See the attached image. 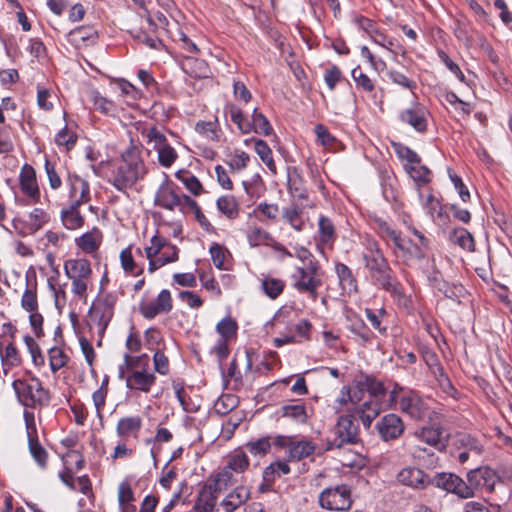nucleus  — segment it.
I'll list each match as a JSON object with an SVG mask.
<instances>
[{
    "label": "nucleus",
    "mask_w": 512,
    "mask_h": 512,
    "mask_svg": "<svg viewBox=\"0 0 512 512\" xmlns=\"http://www.w3.org/2000/svg\"><path fill=\"white\" fill-rule=\"evenodd\" d=\"M147 170L137 147L131 145L121 154V164L112 172V185L120 192L132 188Z\"/></svg>",
    "instance_id": "nucleus-1"
},
{
    "label": "nucleus",
    "mask_w": 512,
    "mask_h": 512,
    "mask_svg": "<svg viewBox=\"0 0 512 512\" xmlns=\"http://www.w3.org/2000/svg\"><path fill=\"white\" fill-rule=\"evenodd\" d=\"M364 260L365 267L369 270L372 279L382 289L392 295L400 296L402 294L400 282L395 278L388 261L379 250L365 254Z\"/></svg>",
    "instance_id": "nucleus-2"
},
{
    "label": "nucleus",
    "mask_w": 512,
    "mask_h": 512,
    "mask_svg": "<svg viewBox=\"0 0 512 512\" xmlns=\"http://www.w3.org/2000/svg\"><path fill=\"white\" fill-rule=\"evenodd\" d=\"M334 438L328 440L326 450L341 449L347 444H356L359 441V426L355 423L352 413L338 417L333 428Z\"/></svg>",
    "instance_id": "nucleus-3"
},
{
    "label": "nucleus",
    "mask_w": 512,
    "mask_h": 512,
    "mask_svg": "<svg viewBox=\"0 0 512 512\" xmlns=\"http://www.w3.org/2000/svg\"><path fill=\"white\" fill-rule=\"evenodd\" d=\"M13 387L20 402L26 407L45 406L50 401L48 391L43 388L38 378H32L30 383L21 380L14 381Z\"/></svg>",
    "instance_id": "nucleus-4"
},
{
    "label": "nucleus",
    "mask_w": 512,
    "mask_h": 512,
    "mask_svg": "<svg viewBox=\"0 0 512 512\" xmlns=\"http://www.w3.org/2000/svg\"><path fill=\"white\" fill-rule=\"evenodd\" d=\"M319 504L327 510H347L352 504L350 490L345 485L326 488L319 495Z\"/></svg>",
    "instance_id": "nucleus-5"
},
{
    "label": "nucleus",
    "mask_w": 512,
    "mask_h": 512,
    "mask_svg": "<svg viewBox=\"0 0 512 512\" xmlns=\"http://www.w3.org/2000/svg\"><path fill=\"white\" fill-rule=\"evenodd\" d=\"M431 485L449 493L456 494L463 499L472 497V492H470V488L466 486V482L453 473H436L432 476Z\"/></svg>",
    "instance_id": "nucleus-6"
},
{
    "label": "nucleus",
    "mask_w": 512,
    "mask_h": 512,
    "mask_svg": "<svg viewBox=\"0 0 512 512\" xmlns=\"http://www.w3.org/2000/svg\"><path fill=\"white\" fill-rule=\"evenodd\" d=\"M496 473L489 467H479L470 470L467 473L466 486L470 488L472 497L474 496L475 490H485L491 493L494 490L496 484Z\"/></svg>",
    "instance_id": "nucleus-7"
},
{
    "label": "nucleus",
    "mask_w": 512,
    "mask_h": 512,
    "mask_svg": "<svg viewBox=\"0 0 512 512\" xmlns=\"http://www.w3.org/2000/svg\"><path fill=\"white\" fill-rule=\"evenodd\" d=\"M116 302L117 296L113 293H107L97 298L96 302L93 303L92 307L89 309L91 316L97 317V322L102 327L101 333H104L113 318Z\"/></svg>",
    "instance_id": "nucleus-8"
},
{
    "label": "nucleus",
    "mask_w": 512,
    "mask_h": 512,
    "mask_svg": "<svg viewBox=\"0 0 512 512\" xmlns=\"http://www.w3.org/2000/svg\"><path fill=\"white\" fill-rule=\"evenodd\" d=\"M376 429L385 442L399 438L404 432V423L402 419L390 413L383 416L376 424Z\"/></svg>",
    "instance_id": "nucleus-9"
},
{
    "label": "nucleus",
    "mask_w": 512,
    "mask_h": 512,
    "mask_svg": "<svg viewBox=\"0 0 512 512\" xmlns=\"http://www.w3.org/2000/svg\"><path fill=\"white\" fill-rule=\"evenodd\" d=\"M415 434L422 442L433 446L439 451L444 450L448 444L449 435L439 424L422 427Z\"/></svg>",
    "instance_id": "nucleus-10"
},
{
    "label": "nucleus",
    "mask_w": 512,
    "mask_h": 512,
    "mask_svg": "<svg viewBox=\"0 0 512 512\" xmlns=\"http://www.w3.org/2000/svg\"><path fill=\"white\" fill-rule=\"evenodd\" d=\"M177 186L166 176V180L159 186L154 204L158 207L173 211L180 204V199L176 192Z\"/></svg>",
    "instance_id": "nucleus-11"
},
{
    "label": "nucleus",
    "mask_w": 512,
    "mask_h": 512,
    "mask_svg": "<svg viewBox=\"0 0 512 512\" xmlns=\"http://www.w3.org/2000/svg\"><path fill=\"white\" fill-rule=\"evenodd\" d=\"M402 412L408 414L415 420L422 419L427 410L425 402L415 391H409L403 394L399 401Z\"/></svg>",
    "instance_id": "nucleus-12"
},
{
    "label": "nucleus",
    "mask_w": 512,
    "mask_h": 512,
    "mask_svg": "<svg viewBox=\"0 0 512 512\" xmlns=\"http://www.w3.org/2000/svg\"><path fill=\"white\" fill-rule=\"evenodd\" d=\"M395 247L402 252L403 261L410 265L412 262H419L426 258V250L428 246H423L420 243H415L409 238L400 237L399 242L395 244Z\"/></svg>",
    "instance_id": "nucleus-13"
},
{
    "label": "nucleus",
    "mask_w": 512,
    "mask_h": 512,
    "mask_svg": "<svg viewBox=\"0 0 512 512\" xmlns=\"http://www.w3.org/2000/svg\"><path fill=\"white\" fill-rule=\"evenodd\" d=\"M221 490L217 483H207L200 490L198 498L194 504V509L201 512H218L220 508H215L218 494Z\"/></svg>",
    "instance_id": "nucleus-14"
},
{
    "label": "nucleus",
    "mask_w": 512,
    "mask_h": 512,
    "mask_svg": "<svg viewBox=\"0 0 512 512\" xmlns=\"http://www.w3.org/2000/svg\"><path fill=\"white\" fill-rule=\"evenodd\" d=\"M398 480L404 485L411 486L416 489H425L431 485L432 477L418 468L403 469L398 474Z\"/></svg>",
    "instance_id": "nucleus-15"
},
{
    "label": "nucleus",
    "mask_w": 512,
    "mask_h": 512,
    "mask_svg": "<svg viewBox=\"0 0 512 512\" xmlns=\"http://www.w3.org/2000/svg\"><path fill=\"white\" fill-rule=\"evenodd\" d=\"M19 178L21 191L34 199L35 202H37L40 197V191L37 184L36 172L34 168L28 164H25L21 169Z\"/></svg>",
    "instance_id": "nucleus-16"
},
{
    "label": "nucleus",
    "mask_w": 512,
    "mask_h": 512,
    "mask_svg": "<svg viewBox=\"0 0 512 512\" xmlns=\"http://www.w3.org/2000/svg\"><path fill=\"white\" fill-rule=\"evenodd\" d=\"M155 382V375L143 369L142 371H133L126 378V387L130 390H139L148 393Z\"/></svg>",
    "instance_id": "nucleus-17"
},
{
    "label": "nucleus",
    "mask_w": 512,
    "mask_h": 512,
    "mask_svg": "<svg viewBox=\"0 0 512 512\" xmlns=\"http://www.w3.org/2000/svg\"><path fill=\"white\" fill-rule=\"evenodd\" d=\"M142 418L138 415L121 418L116 426V433L119 437L128 439L129 437L138 438L142 428Z\"/></svg>",
    "instance_id": "nucleus-18"
},
{
    "label": "nucleus",
    "mask_w": 512,
    "mask_h": 512,
    "mask_svg": "<svg viewBox=\"0 0 512 512\" xmlns=\"http://www.w3.org/2000/svg\"><path fill=\"white\" fill-rule=\"evenodd\" d=\"M64 271L68 278L89 279L92 275L91 265L87 259L66 260Z\"/></svg>",
    "instance_id": "nucleus-19"
},
{
    "label": "nucleus",
    "mask_w": 512,
    "mask_h": 512,
    "mask_svg": "<svg viewBox=\"0 0 512 512\" xmlns=\"http://www.w3.org/2000/svg\"><path fill=\"white\" fill-rule=\"evenodd\" d=\"M287 188L288 192L295 198L301 200L308 198L304 180L296 167H288L287 169Z\"/></svg>",
    "instance_id": "nucleus-20"
},
{
    "label": "nucleus",
    "mask_w": 512,
    "mask_h": 512,
    "mask_svg": "<svg viewBox=\"0 0 512 512\" xmlns=\"http://www.w3.org/2000/svg\"><path fill=\"white\" fill-rule=\"evenodd\" d=\"M400 119L403 123L412 126L417 132H425L427 129V120L424 109L421 107L409 108L400 113Z\"/></svg>",
    "instance_id": "nucleus-21"
},
{
    "label": "nucleus",
    "mask_w": 512,
    "mask_h": 512,
    "mask_svg": "<svg viewBox=\"0 0 512 512\" xmlns=\"http://www.w3.org/2000/svg\"><path fill=\"white\" fill-rule=\"evenodd\" d=\"M316 446L307 439L294 440L288 450V461H301L314 454Z\"/></svg>",
    "instance_id": "nucleus-22"
},
{
    "label": "nucleus",
    "mask_w": 512,
    "mask_h": 512,
    "mask_svg": "<svg viewBox=\"0 0 512 512\" xmlns=\"http://www.w3.org/2000/svg\"><path fill=\"white\" fill-rule=\"evenodd\" d=\"M335 270L342 290L349 295L356 293L358 291L357 280L354 277L352 270L343 263H337Z\"/></svg>",
    "instance_id": "nucleus-23"
},
{
    "label": "nucleus",
    "mask_w": 512,
    "mask_h": 512,
    "mask_svg": "<svg viewBox=\"0 0 512 512\" xmlns=\"http://www.w3.org/2000/svg\"><path fill=\"white\" fill-rule=\"evenodd\" d=\"M356 387L360 392H368L370 397L379 399L385 395V387L382 382L375 379L373 376H364L358 380Z\"/></svg>",
    "instance_id": "nucleus-24"
},
{
    "label": "nucleus",
    "mask_w": 512,
    "mask_h": 512,
    "mask_svg": "<svg viewBox=\"0 0 512 512\" xmlns=\"http://www.w3.org/2000/svg\"><path fill=\"white\" fill-rule=\"evenodd\" d=\"M450 239L454 244H457L464 250L469 252L475 251L474 237L467 229L463 227L454 228L451 232Z\"/></svg>",
    "instance_id": "nucleus-25"
},
{
    "label": "nucleus",
    "mask_w": 512,
    "mask_h": 512,
    "mask_svg": "<svg viewBox=\"0 0 512 512\" xmlns=\"http://www.w3.org/2000/svg\"><path fill=\"white\" fill-rule=\"evenodd\" d=\"M175 176L184 184L185 188L194 196H199L204 192L202 183L190 171L181 169L175 173Z\"/></svg>",
    "instance_id": "nucleus-26"
},
{
    "label": "nucleus",
    "mask_w": 512,
    "mask_h": 512,
    "mask_svg": "<svg viewBox=\"0 0 512 512\" xmlns=\"http://www.w3.org/2000/svg\"><path fill=\"white\" fill-rule=\"evenodd\" d=\"M355 413L361 419L363 426L369 429L373 420L379 414V407L377 403L369 400L365 401L359 408H357Z\"/></svg>",
    "instance_id": "nucleus-27"
},
{
    "label": "nucleus",
    "mask_w": 512,
    "mask_h": 512,
    "mask_svg": "<svg viewBox=\"0 0 512 512\" xmlns=\"http://www.w3.org/2000/svg\"><path fill=\"white\" fill-rule=\"evenodd\" d=\"M261 287L266 296L275 300L283 293L285 282L278 278L265 276L261 280Z\"/></svg>",
    "instance_id": "nucleus-28"
},
{
    "label": "nucleus",
    "mask_w": 512,
    "mask_h": 512,
    "mask_svg": "<svg viewBox=\"0 0 512 512\" xmlns=\"http://www.w3.org/2000/svg\"><path fill=\"white\" fill-rule=\"evenodd\" d=\"M281 415L301 424L307 423L308 420L306 406L303 403L283 405L281 407Z\"/></svg>",
    "instance_id": "nucleus-29"
},
{
    "label": "nucleus",
    "mask_w": 512,
    "mask_h": 512,
    "mask_svg": "<svg viewBox=\"0 0 512 512\" xmlns=\"http://www.w3.org/2000/svg\"><path fill=\"white\" fill-rule=\"evenodd\" d=\"M69 198L90 195L89 183L76 174L68 175Z\"/></svg>",
    "instance_id": "nucleus-30"
},
{
    "label": "nucleus",
    "mask_w": 512,
    "mask_h": 512,
    "mask_svg": "<svg viewBox=\"0 0 512 512\" xmlns=\"http://www.w3.org/2000/svg\"><path fill=\"white\" fill-rule=\"evenodd\" d=\"M254 149L262 162L268 167V169L273 173H277L276 164L274 162L272 156V150L266 143V141L262 139H256L254 141Z\"/></svg>",
    "instance_id": "nucleus-31"
},
{
    "label": "nucleus",
    "mask_w": 512,
    "mask_h": 512,
    "mask_svg": "<svg viewBox=\"0 0 512 512\" xmlns=\"http://www.w3.org/2000/svg\"><path fill=\"white\" fill-rule=\"evenodd\" d=\"M218 210L228 219H235L239 215V205L236 199L231 195L221 196L217 199Z\"/></svg>",
    "instance_id": "nucleus-32"
},
{
    "label": "nucleus",
    "mask_w": 512,
    "mask_h": 512,
    "mask_svg": "<svg viewBox=\"0 0 512 512\" xmlns=\"http://www.w3.org/2000/svg\"><path fill=\"white\" fill-rule=\"evenodd\" d=\"M226 112L230 114L231 121L237 125L238 129L243 134H248L252 131V126H250V121H248L242 110L234 104L226 105Z\"/></svg>",
    "instance_id": "nucleus-33"
},
{
    "label": "nucleus",
    "mask_w": 512,
    "mask_h": 512,
    "mask_svg": "<svg viewBox=\"0 0 512 512\" xmlns=\"http://www.w3.org/2000/svg\"><path fill=\"white\" fill-rule=\"evenodd\" d=\"M322 285V281L317 276L310 275L307 279H298L294 287L301 293L307 292L313 300L318 297L317 289Z\"/></svg>",
    "instance_id": "nucleus-34"
},
{
    "label": "nucleus",
    "mask_w": 512,
    "mask_h": 512,
    "mask_svg": "<svg viewBox=\"0 0 512 512\" xmlns=\"http://www.w3.org/2000/svg\"><path fill=\"white\" fill-rule=\"evenodd\" d=\"M405 169L418 186L426 185L431 181L432 173L429 168L424 165L412 164L405 166Z\"/></svg>",
    "instance_id": "nucleus-35"
},
{
    "label": "nucleus",
    "mask_w": 512,
    "mask_h": 512,
    "mask_svg": "<svg viewBox=\"0 0 512 512\" xmlns=\"http://www.w3.org/2000/svg\"><path fill=\"white\" fill-rule=\"evenodd\" d=\"M239 405V399L233 394L221 395L214 404V411L221 416L227 415Z\"/></svg>",
    "instance_id": "nucleus-36"
},
{
    "label": "nucleus",
    "mask_w": 512,
    "mask_h": 512,
    "mask_svg": "<svg viewBox=\"0 0 512 512\" xmlns=\"http://www.w3.org/2000/svg\"><path fill=\"white\" fill-rule=\"evenodd\" d=\"M237 329V322L230 316L221 319L216 325V331L220 335L218 340L229 341L236 336Z\"/></svg>",
    "instance_id": "nucleus-37"
},
{
    "label": "nucleus",
    "mask_w": 512,
    "mask_h": 512,
    "mask_svg": "<svg viewBox=\"0 0 512 512\" xmlns=\"http://www.w3.org/2000/svg\"><path fill=\"white\" fill-rule=\"evenodd\" d=\"M320 242L322 244H332L335 241V227L331 219L321 215L318 221Z\"/></svg>",
    "instance_id": "nucleus-38"
},
{
    "label": "nucleus",
    "mask_w": 512,
    "mask_h": 512,
    "mask_svg": "<svg viewBox=\"0 0 512 512\" xmlns=\"http://www.w3.org/2000/svg\"><path fill=\"white\" fill-rule=\"evenodd\" d=\"M250 126H252V131L264 136H269L273 132V128L269 120L264 114L258 112L257 108H255L253 111Z\"/></svg>",
    "instance_id": "nucleus-39"
},
{
    "label": "nucleus",
    "mask_w": 512,
    "mask_h": 512,
    "mask_svg": "<svg viewBox=\"0 0 512 512\" xmlns=\"http://www.w3.org/2000/svg\"><path fill=\"white\" fill-rule=\"evenodd\" d=\"M272 446L271 437L263 436L257 440H252L246 443L245 447L247 451L254 456L266 455Z\"/></svg>",
    "instance_id": "nucleus-40"
},
{
    "label": "nucleus",
    "mask_w": 512,
    "mask_h": 512,
    "mask_svg": "<svg viewBox=\"0 0 512 512\" xmlns=\"http://www.w3.org/2000/svg\"><path fill=\"white\" fill-rule=\"evenodd\" d=\"M28 448L31 456L42 469L47 467L48 453L38 439H29Z\"/></svg>",
    "instance_id": "nucleus-41"
},
{
    "label": "nucleus",
    "mask_w": 512,
    "mask_h": 512,
    "mask_svg": "<svg viewBox=\"0 0 512 512\" xmlns=\"http://www.w3.org/2000/svg\"><path fill=\"white\" fill-rule=\"evenodd\" d=\"M437 289H438V291L442 292L445 295V297H447L451 300H455L458 303H460V298H462L466 293V290L463 287V285H461V284L450 285L446 281H439V283H437Z\"/></svg>",
    "instance_id": "nucleus-42"
},
{
    "label": "nucleus",
    "mask_w": 512,
    "mask_h": 512,
    "mask_svg": "<svg viewBox=\"0 0 512 512\" xmlns=\"http://www.w3.org/2000/svg\"><path fill=\"white\" fill-rule=\"evenodd\" d=\"M169 249L171 250V256H166V257H160V256L147 257L149 259L148 271L150 273H153L154 271H156L157 269L161 268L165 264L172 263V262H175V261L178 260V254H179L178 247L176 245H169Z\"/></svg>",
    "instance_id": "nucleus-43"
},
{
    "label": "nucleus",
    "mask_w": 512,
    "mask_h": 512,
    "mask_svg": "<svg viewBox=\"0 0 512 512\" xmlns=\"http://www.w3.org/2000/svg\"><path fill=\"white\" fill-rule=\"evenodd\" d=\"M61 221L68 230H76L83 227L85 223L84 216L80 211H61Z\"/></svg>",
    "instance_id": "nucleus-44"
},
{
    "label": "nucleus",
    "mask_w": 512,
    "mask_h": 512,
    "mask_svg": "<svg viewBox=\"0 0 512 512\" xmlns=\"http://www.w3.org/2000/svg\"><path fill=\"white\" fill-rule=\"evenodd\" d=\"M71 35L75 40L81 41L86 45H93L98 38V31L91 26H81L74 29Z\"/></svg>",
    "instance_id": "nucleus-45"
},
{
    "label": "nucleus",
    "mask_w": 512,
    "mask_h": 512,
    "mask_svg": "<svg viewBox=\"0 0 512 512\" xmlns=\"http://www.w3.org/2000/svg\"><path fill=\"white\" fill-rule=\"evenodd\" d=\"M91 99L94 108L105 115H113L116 111V107L113 101L103 97L98 91H92Z\"/></svg>",
    "instance_id": "nucleus-46"
},
{
    "label": "nucleus",
    "mask_w": 512,
    "mask_h": 512,
    "mask_svg": "<svg viewBox=\"0 0 512 512\" xmlns=\"http://www.w3.org/2000/svg\"><path fill=\"white\" fill-rule=\"evenodd\" d=\"M393 147L396 155L400 159L406 160L409 165L421 163L420 156L408 146H405L401 143H393Z\"/></svg>",
    "instance_id": "nucleus-47"
},
{
    "label": "nucleus",
    "mask_w": 512,
    "mask_h": 512,
    "mask_svg": "<svg viewBox=\"0 0 512 512\" xmlns=\"http://www.w3.org/2000/svg\"><path fill=\"white\" fill-rule=\"evenodd\" d=\"M76 245L85 253H93L99 248L100 243L96 240L93 232H86L75 240Z\"/></svg>",
    "instance_id": "nucleus-48"
},
{
    "label": "nucleus",
    "mask_w": 512,
    "mask_h": 512,
    "mask_svg": "<svg viewBox=\"0 0 512 512\" xmlns=\"http://www.w3.org/2000/svg\"><path fill=\"white\" fill-rule=\"evenodd\" d=\"M67 356L63 350L57 347H52L49 350V362L52 372H57L67 363Z\"/></svg>",
    "instance_id": "nucleus-49"
},
{
    "label": "nucleus",
    "mask_w": 512,
    "mask_h": 512,
    "mask_svg": "<svg viewBox=\"0 0 512 512\" xmlns=\"http://www.w3.org/2000/svg\"><path fill=\"white\" fill-rule=\"evenodd\" d=\"M157 151L160 165L166 168L170 167L178 157L175 149L169 144L157 148Z\"/></svg>",
    "instance_id": "nucleus-50"
},
{
    "label": "nucleus",
    "mask_w": 512,
    "mask_h": 512,
    "mask_svg": "<svg viewBox=\"0 0 512 512\" xmlns=\"http://www.w3.org/2000/svg\"><path fill=\"white\" fill-rule=\"evenodd\" d=\"M120 262L122 268L125 272L131 273L135 276H138L143 273V269H139L137 272H134L136 268V264L132 255V250L130 247L123 249L120 253Z\"/></svg>",
    "instance_id": "nucleus-51"
},
{
    "label": "nucleus",
    "mask_w": 512,
    "mask_h": 512,
    "mask_svg": "<svg viewBox=\"0 0 512 512\" xmlns=\"http://www.w3.org/2000/svg\"><path fill=\"white\" fill-rule=\"evenodd\" d=\"M228 469L234 472H244L249 466V459L244 452H238L232 455L228 460Z\"/></svg>",
    "instance_id": "nucleus-52"
},
{
    "label": "nucleus",
    "mask_w": 512,
    "mask_h": 512,
    "mask_svg": "<svg viewBox=\"0 0 512 512\" xmlns=\"http://www.w3.org/2000/svg\"><path fill=\"white\" fill-rule=\"evenodd\" d=\"M169 245L172 244L165 238L154 235L151 238V246L145 248L146 257L158 256L162 249H169Z\"/></svg>",
    "instance_id": "nucleus-53"
},
{
    "label": "nucleus",
    "mask_w": 512,
    "mask_h": 512,
    "mask_svg": "<svg viewBox=\"0 0 512 512\" xmlns=\"http://www.w3.org/2000/svg\"><path fill=\"white\" fill-rule=\"evenodd\" d=\"M29 353L31 354L32 361L36 366L44 364V357L41 353V349L37 342L29 335H25L23 338Z\"/></svg>",
    "instance_id": "nucleus-54"
},
{
    "label": "nucleus",
    "mask_w": 512,
    "mask_h": 512,
    "mask_svg": "<svg viewBox=\"0 0 512 512\" xmlns=\"http://www.w3.org/2000/svg\"><path fill=\"white\" fill-rule=\"evenodd\" d=\"M218 120L214 122L199 121L196 123L195 130L200 134H205L211 140L217 141L219 135L217 133Z\"/></svg>",
    "instance_id": "nucleus-55"
},
{
    "label": "nucleus",
    "mask_w": 512,
    "mask_h": 512,
    "mask_svg": "<svg viewBox=\"0 0 512 512\" xmlns=\"http://www.w3.org/2000/svg\"><path fill=\"white\" fill-rule=\"evenodd\" d=\"M21 306L27 312H34L38 309V300L36 287L34 289H26L21 298Z\"/></svg>",
    "instance_id": "nucleus-56"
},
{
    "label": "nucleus",
    "mask_w": 512,
    "mask_h": 512,
    "mask_svg": "<svg viewBox=\"0 0 512 512\" xmlns=\"http://www.w3.org/2000/svg\"><path fill=\"white\" fill-rule=\"evenodd\" d=\"M350 331L360 337L364 342L371 341L373 333L362 319H356L349 327Z\"/></svg>",
    "instance_id": "nucleus-57"
},
{
    "label": "nucleus",
    "mask_w": 512,
    "mask_h": 512,
    "mask_svg": "<svg viewBox=\"0 0 512 512\" xmlns=\"http://www.w3.org/2000/svg\"><path fill=\"white\" fill-rule=\"evenodd\" d=\"M283 218L297 231L302 230V222L300 221L301 210L297 207L284 208L282 211Z\"/></svg>",
    "instance_id": "nucleus-58"
},
{
    "label": "nucleus",
    "mask_w": 512,
    "mask_h": 512,
    "mask_svg": "<svg viewBox=\"0 0 512 512\" xmlns=\"http://www.w3.org/2000/svg\"><path fill=\"white\" fill-rule=\"evenodd\" d=\"M434 374L442 390L448 395L453 396L456 392V389L452 385L449 377L441 365H437V369L434 371Z\"/></svg>",
    "instance_id": "nucleus-59"
},
{
    "label": "nucleus",
    "mask_w": 512,
    "mask_h": 512,
    "mask_svg": "<svg viewBox=\"0 0 512 512\" xmlns=\"http://www.w3.org/2000/svg\"><path fill=\"white\" fill-rule=\"evenodd\" d=\"M77 141V136L68 131L67 127L61 129L55 136V142L59 146H65L67 150L74 147Z\"/></svg>",
    "instance_id": "nucleus-60"
},
{
    "label": "nucleus",
    "mask_w": 512,
    "mask_h": 512,
    "mask_svg": "<svg viewBox=\"0 0 512 512\" xmlns=\"http://www.w3.org/2000/svg\"><path fill=\"white\" fill-rule=\"evenodd\" d=\"M154 370L161 375H166L169 372V360L165 353L157 349L153 355Z\"/></svg>",
    "instance_id": "nucleus-61"
},
{
    "label": "nucleus",
    "mask_w": 512,
    "mask_h": 512,
    "mask_svg": "<svg viewBox=\"0 0 512 512\" xmlns=\"http://www.w3.org/2000/svg\"><path fill=\"white\" fill-rule=\"evenodd\" d=\"M212 261L216 268L224 269L225 252L226 249L220 244L214 242L209 249Z\"/></svg>",
    "instance_id": "nucleus-62"
},
{
    "label": "nucleus",
    "mask_w": 512,
    "mask_h": 512,
    "mask_svg": "<svg viewBox=\"0 0 512 512\" xmlns=\"http://www.w3.org/2000/svg\"><path fill=\"white\" fill-rule=\"evenodd\" d=\"M250 497L249 490L244 486L236 487L231 493L226 496V499L235 503L237 507L244 504Z\"/></svg>",
    "instance_id": "nucleus-63"
},
{
    "label": "nucleus",
    "mask_w": 512,
    "mask_h": 512,
    "mask_svg": "<svg viewBox=\"0 0 512 512\" xmlns=\"http://www.w3.org/2000/svg\"><path fill=\"white\" fill-rule=\"evenodd\" d=\"M251 246L264 244L271 238L270 234L260 227H254L247 235Z\"/></svg>",
    "instance_id": "nucleus-64"
}]
</instances>
